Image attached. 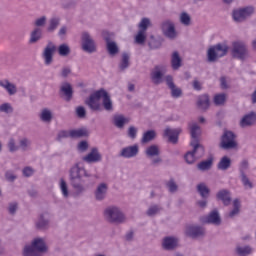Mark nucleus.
Segmentation results:
<instances>
[{"label":"nucleus","mask_w":256,"mask_h":256,"mask_svg":"<svg viewBox=\"0 0 256 256\" xmlns=\"http://www.w3.org/2000/svg\"><path fill=\"white\" fill-rule=\"evenodd\" d=\"M232 17H233L234 21H236V23H243V21H245V19H247V18H245L241 9L234 10Z\"/></svg>","instance_id":"de8ad7c7"},{"label":"nucleus","mask_w":256,"mask_h":256,"mask_svg":"<svg viewBox=\"0 0 256 256\" xmlns=\"http://www.w3.org/2000/svg\"><path fill=\"white\" fill-rule=\"evenodd\" d=\"M58 53L61 57H67L71 53V48L67 44H61L58 47Z\"/></svg>","instance_id":"3c124183"},{"label":"nucleus","mask_w":256,"mask_h":256,"mask_svg":"<svg viewBox=\"0 0 256 256\" xmlns=\"http://www.w3.org/2000/svg\"><path fill=\"white\" fill-rule=\"evenodd\" d=\"M41 37H43V30L41 28H34V30L30 34L29 43H37V41H41Z\"/></svg>","instance_id":"473e14b6"},{"label":"nucleus","mask_w":256,"mask_h":256,"mask_svg":"<svg viewBox=\"0 0 256 256\" xmlns=\"http://www.w3.org/2000/svg\"><path fill=\"white\" fill-rule=\"evenodd\" d=\"M237 135L232 131L226 130L220 139L219 147L224 149V151H229L231 149H236L237 147Z\"/></svg>","instance_id":"0eeeda50"},{"label":"nucleus","mask_w":256,"mask_h":256,"mask_svg":"<svg viewBox=\"0 0 256 256\" xmlns=\"http://www.w3.org/2000/svg\"><path fill=\"white\" fill-rule=\"evenodd\" d=\"M61 25V18L59 17H52L49 20L47 31L48 33H54L57 27Z\"/></svg>","instance_id":"72a5a7b5"},{"label":"nucleus","mask_w":256,"mask_h":256,"mask_svg":"<svg viewBox=\"0 0 256 256\" xmlns=\"http://www.w3.org/2000/svg\"><path fill=\"white\" fill-rule=\"evenodd\" d=\"M104 219L111 225H123L127 221V217L123 210L119 206L110 205L107 206L103 212Z\"/></svg>","instance_id":"f03ea898"},{"label":"nucleus","mask_w":256,"mask_h":256,"mask_svg":"<svg viewBox=\"0 0 256 256\" xmlns=\"http://www.w3.org/2000/svg\"><path fill=\"white\" fill-rule=\"evenodd\" d=\"M217 199L222 201L223 205L228 207V205H231V192L227 189L220 190L216 194Z\"/></svg>","instance_id":"b1692460"},{"label":"nucleus","mask_w":256,"mask_h":256,"mask_svg":"<svg viewBox=\"0 0 256 256\" xmlns=\"http://www.w3.org/2000/svg\"><path fill=\"white\" fill-rule=\"evenodd\" d=\"M155 137H157V132L155 130H148L144 132L141 143L145 145V143H151V141H154Z\"/></svg>","instance_id":"c9c22d12"},{"label":"nucleus","mask_w":256,"mask_h":256,"mask_svg":"<svg viewBox=\"0 0 256 256\" xmlns=\"http://www.w3.org/2000/svg\"><path fill=\"white\" fill-rule=\"evenodd\" d=\"M5 179L8 180L10 183H13L15 179H17V175H15V172H13V170H7L5 172Z\"/></svg>","instance_id":"680f3d73"},{"label":"nucleus","mask_w":256,"mask_h":256,"mask_svg":"<svg viewBox=\"0 0 256 256\" xmlns=\"http://www.w3.org/2000/svg\"><path fill=\"white\" fill-rule=\"evenodd\" d=\"M165 81L167 87L171 90L172 97H174V99H179V97L183 95V91L175 85V82H173V76H166Z\"/></svg>","instance_id":"a211bd4d"},{"label":"nucleus","mask_w":256,"mask_h":256,"mask_svg":"<svg viewBox=\"0 0 256 256\" xmlns=\"http://www.w3.org/2000/svg\"><path fill=\"white\" fill-rule=\"evenodd\" d=\"M160 29L167 39H170L171 41L177 39V30L175 29V23H173V21L164 20L160 24Z\"/></svg>","instance_id":"9b49d317"},{"label":"nucleus","mask_w":256,"mask_h":256,"mask_svg":"<svg viewBox=\"0 0 256 256\" xmlns=\"http://www.w3.org/2000/svg\"><path fill=\"white\" fill-rule=\"evenodd\" d=\"M177 243H179L177 238L166 237V238L163 239L162 247L166 251H173V249H175L177 247Z\"/></svg>","instance_id":"bb28decb"},{"label":"nucleus","mask_w":256,"mask_h":256,"mask_svg":"<svg viewBox=\"0 0 256 256\" xmlns=\"http://www.w3.org/2000/svg\"><path fill=\"white\" fill-rule=\"evenodd\" d=\"M253 125H256V112L254 111L245 114L239 122V126L242 127V129L253 127Z\"/></svg>","instance_id":"f3484780"},{"label":"nucleus","mask_w":256,"mask_h":256,"mask_svg":"<svg viewBox=\"0 0 256 256\" xmlns=\"http://www.w3.org/2000/svg\"><path fill=\"white\" fill-rule=\"evenodd\" d=\"M186 237L190 239H199V237H205V228L199 225L190 224L185 228Z\"/></svg>","instance_id":"f8f14e48"},{"label":"nucleus","mask_w":256,"mask_h":256,"mask_svg":"<svg viewBox=\"0 0 256 256\" xmlns=\"http://www.w3.org/2000/svg\"><path fill=\"white\" fill-rule=\"evenodd\" d=\"M18 209H19V203L10 202L8 204V213H9V215H15V213H17Z\"/></svg>","instance_id":"4d7b16f0"},{"label":"nucleus","mask_w":256,"mask_h":256,"mask_svg":"<svg viewBox=\"0 0 256 256\" xmlns=\"http://www.w3.org/2000/svg\"><path fill=\"white\" fill-rule=\"evenodd\" d=\"M241 181L244 187L248 189H253V183L249 180L246 174L241 175Z\"/></svg>","instance_id":"052dcab7"},{"label":"nucleus","mask_w":256,"mask_h":256,"mask_svg":"<svg viewBox=\"0 0 256 256\" xmlns=\"http://www.w3.org/2000/svg\"><path fill=\"white\" fill-rule=\"evenodd\" d=\"M145 39H147L145 32L139 30L135 37V42L138 43V45H143V43H145Z\"/></svg>","instance_id":"6e6d98bb"},{"label":"nucleus","mask_w":256,"mask_h":256,"mask_svg":"<svg viewBox=\"0 0 256 256\" xmlns=\"http://www.w3.org/2000/svg\"><path fill=\"white\" fill-rule=\"evenodd\" d=\"M105 41L109 55L115 57V55L119 53V46H117V43L111 41V38H109V36H106Z\"/></svg>","instance_id":"c756f323"},{"label":"nucleus","mask_w":256,"mask_h":256,"mask_svg":"<svg viewBox=\"0 0 256 256\" xmlns=\"http://www.w3.org/2000/svg\"><path fill=\"white\" fill-rule=\"evenodd\" d=\"M242 10V13L244 14V17L247 19L248 17H251V15L255 14V7L253 6H247L244 8H240Z\"/></svg>","instance_id":"5fc2aeb1"},{"label":"nucleus","mask_w":256,"mask_h":256,"mask_svg":"<svg viewBox=\"0 0 256 256\" xmlns=\"http://www.w3.org/2000/svg\"><path fill=\"white\" fill-rule=\"evenodd\" d=\"M70 137L72 139H79V137H87L86 129L71 130Z\"/></svg>","instance_id":"c03bdc74"},{"label":"nucleus","mask_w":256,"mask_h":256,"mask_svg":"<svg viewBox=\"0 0 256 256\" xmlns=\"http://www.w3.org/2000/svg\"><path fill=\"white\" fill-rule=\"evenodd\" d=\"M31 145H33V142L31 141V139L24 137L22 139L19 140V149H21V151H31Z\"/></svg>","instance_id":"ea45409f"},{"label":"nucleus","mask_w":256,"mask_h":256,"mask_svg":"<svg viewBox=\"0 0 256 256\" xmlns=\"http://www.w3.org/2000/svg\"><path fill=\"white\" fill-rule=\"evenodd\" d=\"M247 169H249V161L243 160L239 166L240 175H246L245 171H247Z\"/></svg>","instance_id":"338daca9"},{"label":"nucleus","mask_w":256,"mask_h":256,"mask_svg":"<svg viewBox=\"0 0 256 256\" xmlns=\"http://www.w3.org/2000/svg\"><path fill=\"white\" fill-rule=\"evenodd\" d=\"M145 155L147 159L150 160V165H152V167H159V165L163 163V158H161V149H159V146L155 144L150 145L145 149Z\"/></svg>","instance_id":"423d86ee"},{"label":"nucleus","mask_w":256,"mask_h":256,"mask_svg":"<svg viewBox=\"0 0 256 256\" xmlns=\"http://www.w3.org/2000/svg\"><path fill=\"white\" fill-rule=\"evenodd\" d=\"M211 167H213V157H210L207 160L201 161L197 164L198 171H209Z\"/></svg>","instance_id":"f704fd0d"},{"label":"nucleus","mask_w":256,"mask_h":256,"mask_svg":"<svg viewBox=\"0 0 256 256\" xmlns=\"http://www.w3.org/2000/svg\"><path fill=\"white\" fill-rule=\"evenodd\" d=\"M0 113H13V106L11 105V103H3L0 105Z\"/></svg>","instance_id":"864d4df0"},{"label":"nucleus","mask_w":256,"mask_h":256,"mask_svg":"<svg viewBox=\"0 0 256 256\" xmlns=\"http://www.w3.org/2000/svg\"><path fill=\"white\" fill-rule=\"evenodd\" d=\"M209 105H210L209 95L202 94L198 96V100H197L198 109H201L202 111H207V109H209Z\"/></svg>","instance_id":"c85d7f7f"},{"label":"nucleus","mask_w":256,"mask_h":256,"mask_svg":"<svg viewBox=\"0 0 256 256\" xmlns=\"http://www.w3.org/2000/svg\"><path fill=\"white\" fill-rule=\"evenodd\" d=\"M231 167V158L224 156L220 159L217 168L220 171H227Z\"/></svg>","instance_id":"e433bc0d"},{"label":"nucleus","mask_w":256,"mask_h":256,"mask_svg":"<svg viewBox=\"0 0 256 256\" xmlns=\"http://www.w3.org/2000/svg\"><path fill=\"white\" fill-rule=\"evenodd\" d=\"M55 51H57V46L52 42H49L42 53L45 65H51V63H53V55L55 54Z\"/></svg>","instance_id":"2eb2a0df"},{"label":"nucleus","mask_w":256,"mask_h":256,"mask_svg":"<svg viewBox=\"0 0 256 256\" xmlns=\"http://www.w3.org/2000/svg\"><path fill=\"white\" fill-rule=\"evenodd\" d=\"M179 133H181V129H171V128H166L164 130V136L168 137L170 143H177L179 141Z\"/></svg>","instance_id":"4be33fe9"},{"label":"nucleus","mask_w":256,"mask_h":256,"mask_svg":"<svg viewBox=\"0 0 256 256\" xmlns=\"http://www.w3.org/2000/svg\"><path fill=\"white\" fill-rule=\"evenodd\" d=\"M165 75V67L162 65H156L151 70L150 79L154 85H161L163 83V76Z\"/></svg>","instance_id":"ddd939ff"},{"label":"nucleus","mask_w":256,"mask_h":256,"mask_svg":"<svg viewBox=\"0 0 256 256\" xmlns=\"http://www.w3.org/2000/svg\"><path fill=\"white\" fill-rule=\"evenodd\" d=\"M229 52V46L227 44L218 43L214 46H211L207 51V59L209 63H215L217 59H221V57H225Z\"/></svg>","instance_id":"39448f33"},{"label":"nucleus","mask_w":256,"mask_h":256,"mask_svg":"<svg viewBox=\"0 0 256 256\" xmlns=\"http://www.w3.org/2000/svg\"><path fill=\"white\" fill-rule=\"evenodd\" d=\"M241 213V201L239 199H234L233 201V209L229 213V217L233 219V217H237Z\"/></svg>","instance_id":"4c0bfd02"},{"label":"nucleus","mask_w":256,"mask_h":256,"mask_svg":"<svg viewBox=\"0 0 256 256\" xmlns=\"http://www.w3.org/2000/svg\"><path fill=\"white\" fill-rule=\"evenodd\" d=\"M232 56L240 61H245L249 57V49L245 42L237 41L233 43Z\"/></svg>","instance_id":"9d476101"},{"label":"nucleus","mask_w":256,"mask_h":256,"mask_svg":"<svg viewBox=\"0 0 256 256\" xmlns=\"http://www.w3.org/2000/svg\"><path fill=\"white\" fill-rule=\"evenodd\" d=\"M43 253H47V244L43 238H34L31 245L23 249V256H43Z\"/></svg>","instance_id":"7ed1b4c3"},{"label":"nucleus","mask_w":256,"mask_h":256,"mask_svg":"<svg viewBox=\"0 0 256 256\" xmlns=\"http://www.w3.org/2000/svg\"><path fill=\"white\" fill-rule=\"evenodd\" d=\"M137 155H139L138 144L126 146L119 152V157H123V159H133V157H137Z\"/></svg>","instance_id":"4468645a"},{"label":"nucleus","mask_w":256,"mask_h":256,"mask_svg":"<svg viewBox=\"0 0 256 256\" xmlns=\"http://www.w3.org/2000/svg\"><path fill=\"white\" fill-rule=\"evenodd\" d=\"M81 49L84 53H97V44L89 32H82L81 34Z\"/></svg>","instance_id":"1a4fd4ad"},{"label":"nucleus","mask_w":256,"mask_h":256,"mask_svg":"<svg viewBox=\"0 0 256 256\" xmlns=\"http://www.w3.org/2000/svg\"><path fill=\"white\" fill-rule=\"evenodd\" d=\"M161 210H162L161 206L152 205L146 211V215H148V217H155V215L161 213Z\"/></svg>","instance_id":"49530a36"},{"label":"nucleus","mask_w":256,"mask_h":256,"mask_svg":"<svg viewBox=\"0 0 256 256\" xmlns=\"http://www.w3.org/2000/svg\"><path fill=\"white\" fill-rule=\"evenodd\" d=\"M8 149L10 153H15L19 149V146L15 143V139L11 138L8 142Z\"/></svg>","instance_id":"69168bd1"},{"label":"nucleus","mask_w":256,"mask_h":256,"mask_svg":"<svg viewBox=\"0 0 256 256\" xmlns=\"http://www.w3.org/2000/svg\"><path fill=\"white\" fill-rule=\"evenodd\" d=\"M138 27H139V31L146 33L147 29H149V27H151V20L149 18H142Z\"/></svg>","instance_id":"a18cd8bd"},{"label":"nucleus","mask_w":256,"mask_h":256,"mask_svg":"<svg viewBox=\"0 0 256 256\" xmlns=\"http://www.w3.org/2000/svg\"><path fill=\"white\" fill-rule=\"evenodd\" d=\"M130 59L131 56L129 55V53H122V59L118 66L120 71H125L126 69H129V65H131Z\"/></svg>","instance_id":"2f4dec72"},{"label":"nucleus","mask_w":256,"mask_h":256,"mask_svg":"<svg viewBox=\"0 0 256 256\" xmlns=\"http://www.w3.org/2000/svg\"><path fill=\"white\" fill-rule=\"evenodd\" d=\"M137 128L135 126H130L128 128V137L130 139H137Z\"/></svg>","instance_id":"774afa93"},{"label":"nucleus","mask_w":256,"mask_h":256,"mask_svg":"<svg viewBox=\"0 0 256 256\" xmlns=\"http://www.w3.org/2000/svg\"><path fill=\"white\" fill-rule=\"evenodd\" d=\"M180 23L185 27H189L191 25V16L187 12H182L180 14Z\"/></svg>","instance_id":"8fccbe9b"},{"label":"nucleus","mask_w":256,"mask_h":256,"mask_svg":"<svg viewBox=\"0 0 256 256\" xmlns=\"http://www.w3.org/2000/svg\"><path fill=\"white\" fill-rule=\"evenodd\" d=\"M102 88L89 95L85 100V105L89 107L90 111H102L103 105L101 104Z\"/></svg>","instance_id":"6e6552de"},{"label":"nucleus","mask_w":256,"mask_h":256,"mask_svg":"<svg viewBox=\"0 0 256 256\" xmlns=\"http://www.w3.org/2000/svg\"><path fill=\"white\" fill-rule=\"evenodd\" d=\"M183 60L181 59V56L179 55V52L175 51L172 53L171 57V67L174 71H177L180 69L182 65Z\"/></svg>","instance_id":"7c9ffc66"},{"label":"nucleus","mask_w":256,"mask_h":256,"mask_svg":"<svg viewBox=\"0 0 256 256\" xmlns=\"http://www.w3.org/2000/svg\"><path fill=\"white\" fill-rule=\"evenodd\" d=\"M126 123H129V119L125 118L123 115H118L114 117V125L118 129H123Z\"/></svg>","instance_id":"79ce46f5"},{"label":"nucleus","mask_w":256,"mask_h":256,"mask_svg":"<svg viewBox=\"0 0 256 256\" xmlns=\"http://www.w3.org/2000/svg\"><path fill=\"white\" fill-rule=\"evenodd\" d=\"M76 115L79 117V119H85L87 115V111L85 110V107L83 106H78L76 108Z\"/></svg>","instance_id":"e2e57ef3"},{"label":"nucleus","mask_w":256,"mask_h":256,"mask_svg":"<svg viewBox=\"0 0 256 256\" xmlns=\"http://www.w3.org/2000/svg\"><path fill=\"white\" fill-rule=\"evenodd\" d=\"M35 227L40 231L49 229V218H46L45 214H40L38 220L35 222Z\"/></svg>","instance_id":"cd10ccee"},{"label":"nucleus","mask_w":256,"mask_h":256,"mask_svg":"<svg viewBox=\"0 0 256 256\" xmlns=\"http://www.w3.org/2000/svg\"><path fill=\"white\" fill-rule=\"evenodd\" d=\"M82 161H84V163H100V161H103V156L99 152V149L92 148L91 151L82 158Z\"/></svg>","instance_id":"dca6fc26"},{"label":"nucleus","mask_w":256,"mask_h":256,"mask_svg":"<svg viewBox=\"0 0 256 256\" xmlns=\"http://www.w3.org/2000/svg\"><path fill=\"white\" fill-rule=\"evenodd\" d=\"M225 101H227V95H225L224 93L214 96L215 105H225Z\"/></svg>","instance_id":"603ef678"},{"label":"nucleus","mask_w":256,"mask_h":256,"mask_svg":"<svg viewBox=\"0 0 256 256\" xmlns=\"http://www.w3.org/2000/svg\"><path fill=\"white\" fill-rule=\"evenodd\" d=\"M60 93L65 96V101H71L73 99V86L69 82H64L60 86Z\"/></svg>","instance_id":"aec40b11"},{"label":"nucleus","mask_w":256,"mask_h":256,"mask_svg":"<svg viewBox=\"0 0 256 256\" xmlns=\"http://www.w3.org/2000/svg\"><path fill=\"white\" fill-rule=\"evenodd\" d=\"M60 189L64 197H69V188L63 179L60 180Z\"/></svg>","instance_id":"bf43d9fd"},{"label":"nucleus","mask_w":256,"mask_h":256,"mask_svg":"<svg viewBox=\"0 0 256 256\" xmlns=\"http://www.w3.org/2000/svg\"><path fill=\"white\" fill-rule=\"evenodd\" d=\"M197 191L200 194L202 199H207V197H209L210 190L207 187V185H205V183L198 184Z\"/></svg>","instance_id":"37998d69"},{"label":"nucleus","mask_w":256,"mask_h":256,"mask_svg":"<svg viewBox=\"0 0 256 256\" xmlns=\"http://www.w3.org/2000/svg\"><path fill=\"white\" fill-rule=\"evenodd\" d=\"M192 88L194 91H201L203 89V82L199 81L197 78H194L192 81Z\"/></svg>","instance_id":"0e129e2a"},{"label":"nucleus","mask_w":256,"mask_h":256,"mask_svg":"<svg viewBox=\"0 0 256 256\" xmlns=\"http://www.w3.org/2000/svg\"><path fill=\"white\" fill-rule=\"evenodd\" d=\"M46 23H47V17L42 16L35 20L34 25L36 28L41 29V27H45Z\"/></svg>","instance_id":"13d9d810"},{"label":"nucleus","mask_w":256,"mask_h":256,"mask_svg":"<svg viewBox=\"0 0 256 256\" xmlns=\"http://www.w3.org/2000/svg\"><path fill=\"white\" fill-rule=\"evenodd\" d=\"M0 87L5 89L10 96L16 95L17 93V85L11 83L8 79L0 80Z\"/></svg>","instance_id":"412c9836"},{"label":"nucleus","mask_w":256,"mask_h":256,"mask_svg":"<svg viewBox=\"0 0 256 256\" xmlns=\"http://www.w3.org/2000/svg\"><path fill=\"white\" fill-rule=\"evenodd\" d=\"M190 135H191V147H194V151L199 149V157H203L205 155V147L199 143V137H201V127L198 123H189Z\"/></svg>","instance_id":"20e7f679"},{"label":"nucleus","mask_w":256,"mask_h":256,"mask_svg":"<svg viewBox=\"0 0 256 256\" xmlns=\"http://www.w3.org/2000/svg\"><path fill=\"white\" fill-rule=\"evenodd\" d=\"M236 253L240 256H247L253 253V248L249 245L245 246H236Z\"/></svg>","instance_id":"58836bf2"},{"label":"nucleus","mask_w":256,"mask_h":256,"mask_svg":"<svg viewBox=\"0 0 256 256\" xmlns=\"http://www.w3.org/2000/svg\"><path fill=\"white\" fill-rule=\"evenodd\" d=\"M166 187L169 191V193H177L179 186L175 182V179L170 178L169 181L166 182Z\"/></svg>","instance_id":"09e8293b"},{"label":"nucleus","mask_w":256,"mask_h":256,"mask_svg":"<svg viewBox=\"0 0 256 256\" xmlns=\"http://www.w3.org/2000/svg\"><path fill=\"white\" fill-rule=\"evenodd\" d=\"M202 221L210 225H221V216L219 215V211L217 209L211 211L202 219Z\"/></svg>","instance_id":"6ab92c4d"},{"label":"nucleus","mask_w":256,"mask_h":256,"mask_svg":"<svg viewBox=\"0 0 256 256\" xmlns=\"http://www.w3.org/2000/svg\"><path fill=\"white\" fill-rule=\"evenodd\" d=\"M39 117L43 123H51L53 119V114L51 113V110L45 108L41 111Z\"/></svg>","instance_id":"a19ab883"},{"label":"nucleus","mask_w":256,"mask_h":256,"mask_svg":"<svg viewBox=\"0 0 256 256\" xmlns=\"http://www.w3.org/2000/svg\"><path fill=\"white\" fill-rule=\"evenodd\" d=\"M83 177H91V174L85 168L79 166V163L74 164L69 170V181L74 195L79 197L85 193V180Z\"/></svg>","instance_id":"f257e3e1"},{"label":"nucleus","mask_w":256,"mask_h":256,"mask_svg":"<svg viewBox=\"0 0 256 256\" xmlns=\"http://www.w3.org/2000/svg\"><path fill=\"white\" fill-rule=\"evenodd\" d=\"M102 105L105 111H111L113 109V101L111 100V96L109 92L102 88Z\"/></svg>","instance_id":"a878e982"},{"label":"nucleus","mask_w":256,"mask_h":256,"mask_svg":"<svg viewBox=\"0 0 256 256\" xmlns=\"http://www.w3.org/2000/svg\"><path fill=\"white\" fill-rule=\"evenodd\" d=\"M109 187L107 186L106 183H101L97 186L96 191H95V199L96 201H103L105 197H107V190Z\"/></svg>","instance_id":"5701e85b"},{"label":"nucleus","mask_w":256,"mask_h":256,"mask_svg":"<svg viewBox=\"0 0 256 256\" xmlns=\"http://www.w3.org/2000/svg\"><path fill=\"white\" fill-rule=\"evenodd\" d=\"M199 155H201V152L199 151V149L195 150V147H193V150L190 152H187L185 155L186 163H188V165H193V163H195L197 159H201V157H203Z\"/></svg>","instance_id":"393cba45"}]
</instances>
